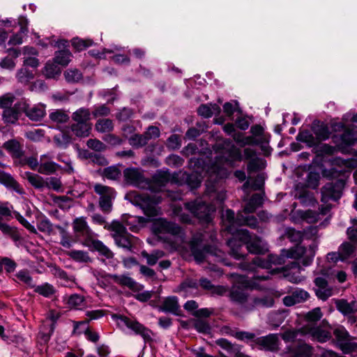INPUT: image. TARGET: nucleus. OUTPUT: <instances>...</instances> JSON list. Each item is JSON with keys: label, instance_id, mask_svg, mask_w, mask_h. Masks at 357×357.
I'll return each mask as SVG.
<instances>
[{"label": "nucleus", "instance_id": "1", "mask_svg": "<svg viewBox=\"0 0 357 357\" xmlns=\"http://www.w3.org/2000/svg\"><path fill=\"white\" fill-rule=\"evenodd\" d=\"M230 248V255L236 259H243L245 256L243 247L251 254H264L266 248L262 239L255 234H251L247 229H236L234 236L227 241Z\"/></svg>", "mask_w": 357, "mask_h": 357}, {"label": "nucleus", "instance_id": "2", "mask_svg": "<svg viewBox=\"0 0 357 357\" xmlns=\"http://www.w3.org/2000/svg\"><path fill=\"white\" fill-rule=\"evenodd\" d=\"M316 246L310 245L308 250L305 247L297 245L294 248L288 250H283L281 256L269 255L266 259L256 257L253 259L252 263L257 266L262 268L269 269L271 264L280 265L284 263V258L300 259L303 257L302 264L303 266H309L315 255Z\"/></svg>", "mask_w": 357, "mask_h": 357}, {"label": "nucleus", "instance_id": "3", "mask_svg": "<svg viewBox=\"0 0 357 357\" xmlns=\"http://www.w3.org/2000/svg\"><path fill=\"white\" fill-rule=\"evenodd\" d=\"M109 229L114 231L112 237L117 246L132 251L138 244L139 238L128 232L126 227L119 221H113Z\"/></svg>", "mask_w": 357, "mask_h": 357}, {"label": "nucleus", "instance_id": "4", "mask_svg": "<svg viewBox=\"0 0 357 357\" xmlns=\"http://www.w3.org/2000/svg\"><path fill=\"white\" fill-rule=\"evenodd\" d=\"M218 151L222 154V158L225 163L230 167H235L237 162L243 160L241 150L235 146L229 139H225L218 144Z\"/></svg>", "mask_w": 357, "mask_h": 357}, {"label": "nucleus", "instance_id": "5", "mask_svg": "<svg viewBox=\"0 0 357 357\" xmlns=\"http://www.w3.org/2000/svg\"><path fill=\"white\" fill-rule=\"evenodd\" d=\"M93 190L99 196L100 209L105 214L110 213L113 208V201L116 197L115 190L107 185L96 183L93 185Z\"/></svg>", "mask_w": 357, "mask_h": 357}, {"label": "nucleus", "instance_id": "6", "mask_svg": "<svg viewBox=\"0 0 357 357\" xmlns=\"http://www.w3.org/2000/svg\"><path fill=\"white\" fill-rule=\"evenodd\" d=\"M185 208L188 210L202 223H209L212 220V213L214 208L212 206L200 200L186 202Z\"/></svg>", "mask_w": 357, "mask_h": 357}, {"label": "nucleus", "instance_id": "7", "mask_svg": "<svg viewBox=\"0 0 357 357\" xmlns=\"http://www.w3.org/2000/svg\"><path fill=\"white\" fill-rule=\"evenodd\" d=\"M202 235H195L190 241L189 245L195 260L198 263L203 262L207 254L216 255V249L210 245H202Z\"/></svg>", "mask_w": 357, "mask_h": 357}, {"label": "nucleus", "instance_id": "8", "mask_svg": "<svg viewBox=\"0 0 357 357\" xmlns=\"http://www.w3.org/2000/svg\"><path fill=\"white\" fill-rule=\"evenodd\" d=\"M73 229L77 240L79 241L84 246H89V242L95 237L94 232L91 229L86 218H76L73 222Z\"/></svg>", "mask_w": 357, "mask_h": 357}, {"label": "nucleus", "instance_id": "9", "mask_svg": "<svg viewBox=\"0 0 357 357\" xmlns=\"http://www.w3.org/2000/svg\"><path fill=\"white\" fill-rule=\"evenodd\" d=\"M243 280V277L240 276ZM248 282L242 280L241 284H234L229 290V300L236 304L241 305L245 310V306L250 303V294L248 291Z\"/></svg>", "mask_w": 357, "mask_h": 357}, {"label": "nucleus", "instance_id": "10", "mask_svg": "<svg viewBox=\"0 0 357 357\" xmlns=\"http://www.w3.org/2000/svg\"><path fill=\"white\" fill-rule=\"evenodd\" d=\"M132 203L142 209L144 213L148 217H155L158 215L155 205L158 203L155 196L142 193L135 195Z\"/></svg>", "mask_w": 357, "mask_h": 357}, {"label": "nucleus", "instance_id": "11", "mask_svg": "<svg viewBox=\"0 0 357 357\" xmlns=\"http://www.w3.org/2000/svg\"><path fill=\"white\" fill-rule=\"evenodd\" d=\"M123 176L126 183L139 188L149 187L148 180L144 175L143 170L137 167H128L123 170Z\"/></svg>", "mask_w": 357, "mask_h": 357}, {"label": "nucleus", "instance_id": "12", "mask_svg": "<svg viewBox=\"0 0 357 357\" xmlns=\"http://www.w3.org/2000/svg\"><path fill=\"white\" fill-rule=\"evenodd\" d=\"M344 186V182L340 179L326 183L321 188V202L327 203L330 200H338L342 195Z\"/></svg>", "mask_w": 357, "mask_h": 357}, {"label": "nucleus", "instance_id": "13", "mask_svg": "<svg viewBox=\"0 0 357 357\" xmlns=\"http://www.w3.org/2000/svg\"><path fill=\"white\" fill-rule=\"evenodd\" d=\"M12 213L9 208L6 206L0 205V231L5 235H8L15 242L22 240V236L16 227H11L6 223L3 222V218L8 220Z\"/></svg>", "mask_w": 357, "mask_h": 357}, {"label": "nucleus", "instance_id": "14", "mask_svg": "<svg viewBox=\"0 0 357 357\" xmlns=\"http://www.w3.org/2000/svg\"><path fill=\"white\" fill-rule=\"evenodd\" d=\"M90 113H73V119L76 122L71 126L73 132L77 137H86L91 129L90 124L87 122Z\"/></svg>", "mask_w": 357, "mask_h": 357}, {"label": "nucleus", "instance_id": "15", "mask_svg": "<svg viewBox=\"0 0 357 357\" xmlns=\"http://www.w3.org/2000/svg\"><path fill=\"white\" fill-rule=\"evenodd\" d=\"M116 317L128 328L133 331L136 334L140 335L145 342H149L152 340L151 336V330L146 328L137 320L130 319L129 317L123 315H116Z\"/></svg>", "mask_w": 357, "mask_h": 357}, {"label": "nucleus", "instance_id": "16", "mask_svg": "<svg viewBox=\"0 0 357 357\" xmlns=\"http://www.w3.org/2000/svg\"><path fill=\"white\" fill-rule=\"evenodd\" d=\"M333 335L337 340L338 346L344 354H349L355 350L356 344L351 342V337L343 326L335 328Z\"/></svg>", "mask_w": 357, "mask_h": 357}, {"label": "nucleus", "instance_id": "17", "mask_svg": "<svg viewBox=\"0 0 357 357\" xmlns=\"http://www.w3.org/2000/svg\"><path fill=\"white\" fill-rule=\"evenodd\" d=\"M279 344L278 334L271 333L266 336L258 337L255 340V346L266 351H278L280 349Z\"/></svg>", "mask_w": 357, "mask_h": 357}, {"label": "nucleus", "instance_id": "18", "mask_svg": "<svg viewBox=\"0 0 357 357\" xmlns=\"http://www.w3.org/2000/svg\"><path fill=\"white\" fill-rule=\"evenodd\" d=\"M302 334L309 335L313 340L321 343L326 342L331 338V333L320 326H305L302 328Z\"/></svg>", "mask_w": 357, "mask_h": 357}, {"label": "nucleus", "instance_id": "19", "mask_svg": "<svg viewBox=\"0 0 357 357\" xmlns=\"http://www.w3.org/2000/svg\"><path fill=\"white\" fill-rule=\"evenodd\" d=\"M314 283L317 287L314 289L316 296L319 299L326 301L333 295V289L329 286L325 278L317 277L314 279Z\"/></svg>", "mask_w": 357, "mask_h": 357}, {"label": "nucleus", "instance_id": "20", "mask_svg": "<svg viewBox=\"0 0 357 357\" xmlns=\"http://www.w3.org/2000/svg\"><path fill=\"white\" fill-rule=\"evenodd\" d=\"M289 351L291 357H313L314 349L305 342L298 341Z\"/></svg>", "mask_w": 357, "mask_h": 357}, {"label": "nucleus", "instance_id": "21", "mask_svg": "<svg viewBox=\"0 0 357 357\" xmlns=\"http://www.w3.org/2000/svg\"><path fill=\"white\" fill-rule=\"evenodd\" d=\"M309 298L310 294L307 291L302 289H297L293 291L290 295L283 298V303L284 305L290 307L296 304L303 303Z\"/></svg>", "mask_w": 357, "mask_h": 357}, {"label": "nucleus", "instance_id": "22", "mask_svg": "<svg viewBox=\"0 0 357 357\" xmlns=\"http://www.w3.org/2000/svg\"><path fill=\"white\" fill-rule=\"evenodd\" d=\"M337 309L344 316H347L349 321L351 324L356 322V317L354 316L356 310V305L355 301L349 303L347 301L342 299L338 300L335 303Z\"/></svg>", "mask_w": 357, "mask_h": 357}, {"label": "nucleus", "instance_id": "23", "mask_svg": "<svg viewBox=\"0 0 357 357\" xmlns=\"http://www.w3.org/2000/svg\"><path fill=\"white\" fill-rule=\"evenodd\" d=\"M116 283L127 287L135 292L142 290L144 286L135 282L132 278L126 275H111L109 276Z\"/></svg>", "mask_w": 357, "mask_h": 357}, {"label": "nucleus", "instance_id": "24", "mask_svg": "<svg viewBox=\"0 0 357 357\" xmlns=\"http://www.w3.org/2000/svg\"><path fill=\"white\" fill-rule=\"evenodd\" d=\"M274 303V299L271 296L254 297L250 298V303L245 306V311H252L257 307H271Z\"/></svg>", "mask_w": 357, "mask_h": 357}, {"label": "nucleus", "instance_id": "25", "mask_svg": "<svg viewBox=\"0 0 357 357\" xmlns=\"http://www.w3.org/2000/svg\"><path fill=\"white\" fill-rule=\"evenodd\" d=\"M0 183L8 188L13 189L19 195H24L25 193L23 188L10 174L1 170H0Z\"/></svg>", "mask_w": 357, "mask_h": 357}, {"label": "nucleus", "instance_id": "26", "mask_svg": "<svg viewBox=\"0 0 357 357\" xmlns=\"http://www.w3.org/2000/svg\"><path fill=\"white\" fill-rule=\"evenodd\" d=\"M3 147L13 158L20 159L24 155L22 145L16 139H10L3 144Z\"/></svg>", "mask_w": 357, "mask_h": 357}, {"label": "nucleus", "instance_id": "27", "mask_svg": "<svg viewBox=\"0 0 357 357\" xmlns=\"http://www.w3.org/2000/svg\"><path fill=\"white\" fill-rule=\"evenodd\" d=\"M89 245L86 246L91 251H97L99 255L105 257L107 259H113L114 253L104 243L96 239L95 237L89 242Z\"/></svg>", "mask_w": 357, "mask_h": 357}, {"label": "nucleus", "instance_id": "28", "mask_svg": "<svg viewBox=\"0 0 357 357\" xmlns=\"http://www.w3.org/2000/svg\"><path fill=\"white\" fill-rule=\"evenodd\" d=\"M160 310L165 312H169L175 315H181L180 305L176 296L167 297L160 306Z\"/></svg>", "mask_w": 357, "mask_h": 357}, {"label": "nucleus", "instance_id": "29", "mask_svg": "<svg viewBox=\"0 0 357 357\" xmlns=\"http://www.w3.org/2000/svg\"><path fill=\"white\" fill-rule=\"evenodd\" d=\"M46 155L40 156V165L37 172L42 174L50 175L55 173L60 167V165L53 161H44Z\"/></svg>", "mask_w": 357, "mask_h": 357}, {"label": "nucleus", "instance_id": "30", "mask_svg": "<svg viewBox=\"0 0 357 357\" xmlns=\"http://www.w3.org/2000/svg\"><path fill=\"white\" fill-rule=\"evenodd\" d=\"M215 344L229 354L233 355L234 357H236L241 353V348L237 344L231 343L225 338L218 339L215 340Z\"/></svg>", "mask_w": 357, "mask_h": 357}, {"label": "nucleus", "instance_id": "31", "mask_svg": "<svg viewBox=\"0 0 357 357\" xmlns=\"http://www.w3.org/2000/svg\"><path fill=\"white\" fill-rule=\"evenodd\" d=\"M236 225L239 226L245 225L252 229H256L258 226V220L254 215H245L242 212L236 214Z\"/></svg>", "mask_w": 357, "mask_h": 357}, {"label": "nucleus", "instance_id": "32", "mask_svg": "<svg viewBox=\"0 0 357 357\" xmlns=\"http://www.w3.org/2000/svg\"><path fill=\"white\" fill-rule=\"evenodd\" d=\"M357 244L349 241H344L339 247V251L342 255V261H346L355 255Z\"/></svg>", "mask_w": 357, "mask_h": 357}, {"label": "nucleus", "instance_id": "33", "mask_svg": "<svg viewBox=\"0 0 357 357\" xmlns=\"http://www.w3.org/2000/svg\"><path fill=\"white\" fill-rule=\"evenodd\" d=\"M66 255L71 259L79 263H91L92 259L89 252L84 250H72L66 252Z\"/></svg>", "mask_w": 357, "mask_h": 357}, {"label": "nucleus", "instance_id": "34", "mask_svg": "<svg viewBox=\"0 0 357 357\" xmlns=\"http://www.w3.org/2000/svg\"><path fill=\"white\" fill-rule=\"evenodd\" d=\"M174 176L167 171H158L153 176V183L160 186H165L168 182L173 181Z\"/></svg>", "mask_w": 357, "mask_h": 357}, {"label": "nucleus", "instance_id": "35", "mask_svg": "<svg viewBox=\"0 0 357 357\" xmlns=\"http://www.w3.org/2000/svg\"><path fill=\"white\" fill-rule=\"evenodd\" d=\"M158 230L160 233L167 232L176 235L180 233L181 227L173 222L160 220L158 222Z\"/></svg>", "mask_w": 357, "mask_h": 357}, {"label": "nucleus", "instance_id": "36", "mask_svg": "<svg viewBox=\"0 0 357 357\" xmlns=\"http://www.w3.org/2000/svg\"><path fill=\"white\" fill-rule=\"evenodd\" d=\"M55 227L59 231L61 236L60 244L63 247L69 249L72 247L73 243H75L78 241L77 238L73 239L70 234L67 231V230L63 227L60 225H56Z\"/></svg>", "mask_w": 357, "mask_h": 357}, {"label": "nucleus", "instance_id": "37", "mask_svg": "<svg viewBox=\"0 0 357 357\" xmlns=\"http://www.w3.org/2000/svg\"><path fill=\"white\" fill-rule=\"evenodd\" d=\"M233 139L241 147H244L247 145H258L259 144V140L252 136L245 137L241 132L234 133Z\"/></svg>", "mask_w": 357, "mask_h": 357}, {"label": "nucleus", "instance_id": "38", "mask_svg": "<svg viewBox=\"0 0 357 357\" xmlns=\"http://www.w3.org/2000/svg\"><path fill=\"white\" fill-rule=\"evenodd\" d=\"M164 255V252L159 250H153L151 253H148L146 250L141 252V256L146 259V263L149 266L156 264L158 259L162 258Z\"/></svg>", "mask_w": 357, "mask_h": 357}, {"label": "nucleus", "instance_id": "39", "mask_svg": "<svg viewBox=\"0 0 357 357\" xmlns=\"http://www.w3.org/2000/svg\"><path fill=\"white\" fill-rule=\"evenodd\" d=\"M86 315L89 317L88 319L82 321H74V330L73 333H75L78 328V326L82 324H87L91 320L98 319L104 316V311L102 310H96L91 311H87Z\"/></svg>", "mask_w": 357, "mask_h": 357}, {"label": "nucleus", "instance_id": "40", "mask_svg": "<svg viewBox=\"0 0 357 357\" xmlns=\"http://www.w3.org/2000/svg\"><path fill=\"white\" fill-rule=\"evenodd\" d=\"M68 305L70 308L81 310L86 305L85 298L83 296L77 294H72L68 299Z\"/></svg>", "mask_w": 357, "mask_h": 357}, {"label": "nucleus", "instance_id": "41", "mask_svg": "<svg viewBox=\"0 0 357 357\" xmlns=\"http://www.w3.org/2000/svg\"><path fill=\"white\" fill-rule=\"evenodd\" d=\"M25 175L29 183L35 188L43 189L45 187V181L43 178L38 174L26 172H25Z\"/></svg>", "mask_w": 357, "mask_h": 357}, {"label": "nucleus", "instance_id": "42", "mask_svg": "<svg viewBox=\"0 0 357 357\" xmlns=\"http://www.w3.org/2000/svg\"><path fill=\"white\" fill-rule=\"evenodd\" d=\"M15 100V96L12 93H6L0 96V109L3 112L9 111Z\"/></svg>", "mask_w": 357, "mask_h": 357}, {"label": "nucleus", "instance_id": "43", "mask_svg": "<svg viewBox=\"0 0 357 357\" xmlns=\"http://www.w3.org/2000/svg\"><path fill=\"white\" fill-rule=\"evenodd\" d=\"M295 197L298 199L303 205H310L314 202L312 193L305 189L297 190Z\"/></svg>", "mask_w": 357, "mask_h": 357}, {"label": "nucleus", "instance_id": "44", "mask_svg": "<svg viewBox=\"0 0 357 357\" xmlns=\"http://www.w3.org/2000/svg\"><path fill=\"white\" fill-rule=\"evenodd\" d=\"M71 56L72 54L68 50H63L55 53L54 60L59 65L67 66L70 61Z\"/></svg>", "mask_w": 357, "mask_h": 357}, {"label": "nucleus", "instance_id": "45", "mask_svg": "<svg viewBox=\"0 0 357 357\" xmlns=\"http://www.w3.org/2000/svg\"><path fill=\"white\" fill-rule=\"evenodd\" d=\"M34 288V291L44 297H50L51 296L55 294V289L53 285L49 283H45L41 285L36 286Z\"/></svg>", "mask_w": 357, "mask_h": 357}, {"label": "nucleus", "instance_id": "46", "mask_svg": "<svg viewBox=\"0 0 357 357\" xmlns=\"http://www.w3.org/2000/svg\"><path fill=\"white\" fill-rule=\"evenodd\" d=\"M114 125L109 119H100L96 123V129L100 132H108L113 130Z\"/></svg>", "mask_w": 357, "mask_h": 357}, {"label": "nucleus", "instance_id": "47", "mask_svg": "<svg viewBox=\"0 0 357 357\" xmlns=\"http://www.w3.org/2000/svg\"><path fill=\"white\" fill-rule=\"evenodd\" d=\"M72 46L78 52H81L92 46L93 42L91 39H81L75 38L71 40Z\"/></svg>", "mask_w": 357, "mask_h": 357}, {"label": "nucleus", "instance_id": "48", "mask_svg": "<svg viewBox=\"0 0 357 357\" xmlns=\"http://www.w3.org/2000/svg\"><path fill=\"white\" fill-rule=\"evenodd\" d=\"M193 327L195 329L203 334H209L211 331L210 324L206 320L202 319H197L194 321Z\"/></svg>", "mask_w": 357, "mask_h": 357}, {"label": "nucleus", "instance_id": "49", "mask_svg": "<svg viewBox=\"0 0 357 357\" xmlns=\"http://www.w3.org/2000/svg\"><path fill=\"white\" fill-rule=\"evenodd\" d=\"M149 140L144 133L142 135L135 134L129 137V143L135 148H139L147 144Z\"/></svg>", "mask_w": 357, "mask_h": 357}, {"label": "nucleus", "instance_id": "50", "mask_svg": "<svg viewBox=\"0 0 357 357\" xmlns=\"http://www.w3.org/2000/svg\"><path fill=\"white\" fill-rule=\"evenodd\" d=\"M235 338L246 343L252 342V346L254 347L257 337L254 333L238 330L237 333L235 334Z\"/></svg>", "mask_w": 357, "mask_h": 357}, {"label": "nucleus", "instance_id": "51", "mask_svg": "<svg viewBox=\"0 0 357 357\" xmlns=\"http://www.w3.org/2000/svg\"><path fill=\"white\" fill-rule=\"evenodd\" d=\"M305 231H298L293 228H289L287 230L286 235L288 239H289L290 241L299 243L302 241L304 235H305Z\"/></svg>", "mask_w": 357, "mask_h": 357}, {"label": "nucleus", "instance_id": "52", "mask_svg": "<svg viewBox=\"0 0 357 357\" xmlns=\"http://www.w3.org/2000/svg\"><path fill=\"white\" fill-rule=\"evenodd\" d=\"M102 176L109 180H117L121 176V171L116 166H109L103 169Z\"/></svg>", "mask_w": 357, "mask_h": 357}, {"label": "nucleus", "instance_id": "53", "mask_svg": "<svg viewBox=\"0 0 357 357\" xmlns=\"http://www.w3.org/2000/svg\"><path fill=\"white\" fill-rule=\"evenodd\" d=\"M356 139L355 132L350 130H345L341 136L342 144L345 147L353 145Z\"/></svg>", "mask_w": 357, "mask_h": 357}, {"label": "nucleus", "instance_id": "54", "mask_svg": "<svg viewBox=\"0 0 357 357\" xmlns=\"http://www.w3.org/2000/svg\"><path fill=\"white\" fill-rule=\"evenodd\" d=\"M64 76L68 82H77L82 79V73L77 69H68L65 71Z\"/></svg>", "mask_w": 357, "mask_h": 357}, {"label": "nucleus", "instance_id": "55", "mask_svg": "<svg viewBox=\"0 0 357 357\" xmlns=\"http://www.w3.org/2000/svg\"><path fill=\"white\" fill-rule=\"evenodd\" d=\"M313 132L319 142L328 139L331 134L328 127L324 125L314 128Z\"/></svg>", "mask_w": 357, "mask_h": 357}, {"label": "nucleus", "instance_id": "56", "mask_svg": "<svg viewBox=\"0 0 357 357\" xmlns=\"http://www.w3.org/2000/svg\"><path fill=\"white\" fill-rule=\"evenodd\" d=\"M183 178L188 185L192 189L197 188L201 184V179L197 174H184Z\"/></svg>", "mask_w": 357, "mask_h": 357}, {"label": "nucleus", "instance_id": "57", "mask_svg": "<svg viewBox=\"0 0 357 357\" xmlns=\"http://www.w3.org/2000/svg\"><path fill=\"white\" fill-rule=\"evenodd\" d=\"M225 217L227 220L229 225L227 227V230L231 233L233 235L236 232L234 231L233 227L234 225H236V215H235V213L231 209H227L225 211Z\"/></svg>", "mask_w": 357, "mask_h": 357}, {"label": "nucleus", "instance_id": "58", "mask_svg": "<svg viewBox=\"0 0 357 357\" xmlns=\"http://www.w3.org/2000/svg\"><path fill=\"white\" fill-rule=\"evenodd\" d=\"M252 121V116L245 115L238 117L235 121V124L239 129L245 130L248 128Z\"/></svg>", "mask_w": 357, "mask_h": 357}, {"label": "nucleus", "instance_id": "59", "mask_svg": "<svg viewBox=\"0 0 357 357\" xmlns=\"http://www.w3.org/2000/svg\"><path fill=\"white\" fill-rule=\"evenodd\" d=\"M298 333L302 334V328L298 330H287L282 333L280 336L285 342H289L295 341Z\"/></svg>", "mask_w": 357, "mask_h": 357}, {"label": "nucleus", "instance_id": "60", "mask_svg": "<svg viewBox=\"0 0 357 357\" xmlns=\"http://www.w3.org/2000/svg\"><path fill=\"white\" fill-rule=\"evenodd\" d=\"M17 278L26 284H27L29 287L33 288L35 287V284L33 281L32 277L29 275V272L26 270L20 271L16 275Z\"/></svg>", "mask_w": 357, "mask_h": 357}, {"label": "nucleus", "instance_id": "61", "mask_svg": "<svg viewBox=\"0 0 357 357\" xmlns=\"http://www.w3.org/2000/svg\"><path fill=\"white\" fill-rule=\"evenodd\" d=\"M89 148L101 152L106 150V145L102 143L101 141L97 139H90L87 141L86 143Z\"/></svg>", "mask_w": 357, "mask_h": 357}, {"label": "nucleus", "instance_id": "62", "mask_svg": "<svg viewBox=\"0 0 357 357\" xmlns=\"http://www.w3.org/2000/svg\"><path fill=\"white\" fill-rule=\"evenodd\" d=\"M17 80L21 83H25L33 78V73L26 68H22L17 73Z\"/></svg>", "mask_w": 357, "mask_h": 357}, {"label": "nucleus", "instance_id": "63", "mask_svg": "<svg viewBox=\"0 0 357 357\" xmlns=\"http://www.w3.org/2000/svg\"><path fill=\"white\" fill-rule=\"evenodd\" d=\"M62 183L60 178L56 177H50L45 181V187L52 188L55 191H59L61 189Z\"/></svg>", "mask_w": 357, "mask_h": 357}, {"label": "nucleus", "instance_id": "64", "mask_svg": "<svg viewBox=\"0 0 357 357\" xmlns=\"http://www.w3.org/2000/svg\"><path fill=\"white\" fill-rule=\"evenodd\" d=\"M89 158L93 163L100 166H105L109 163L107 158L100 153H90Z\"/></svg>", "mask_w": 357, "mask_h": 357}]
</instances>
